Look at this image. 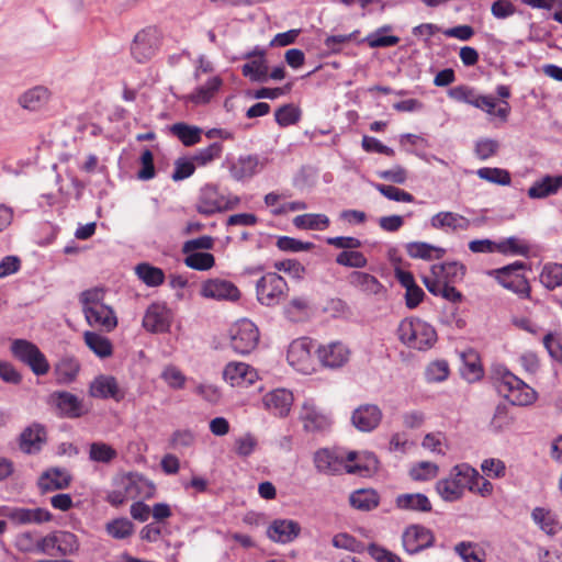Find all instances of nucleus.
<instances>
[{"instance_id": "f257e3e1", "label": "nucleus", "mask_w": 562, "mask_h": 562, "mask_svg": "<svg viewBox=\"0 0 562 562\" xmlns=\"http://www.w3.org/2000/svg\"><path fill=\"white\" fill-rule=\"evenodd\" d=\"M400 341L408 348L425 351L437 341L435 328L420 318H405L397 327Z\"/></svg>"}, {"instance_id": "f03ea898", "label": "nucleus", "mask_w": 562, "mask_h": 562, "mask_svg": "<svg viewBox=\"0 0 562 562\" xmlns=\"http://www.w3.org/2000/svg\"><path fill=\"white\" fill-rule=\"evenodd\" d=\"M473 479H477V470L468 463L457 464L446 479L436 483V491L445 502H456L470 488Z\"/></svg>"}, {"instance_id": "7ed1b4c3", "label": "nucleus", "mask_w": 562, "mask_h": 562, "mask_svg": "<svg viewBox=\"0 0 562 562\" xmlns=\"http://www.w3.org/2000/svg\"><path fill=\"white\" fill-rule=\"evenodd\" d=\"M497 392L512 405L527 406L537 400V392L512 372H497Z\"/></svg>"}, {"instance_id": "20e7f679", "label": "nucleus", "mask_w": 562, "mask_h": 562, "mask_svg": "<svg viewBox=\"0 0 562 562\" xmlns=\"http://www.w3.org/2000/svg\"><path fill=\"white\" fill-rule=\"evenodd\" d=\"M289 290L285 279L277 272H267L256 282L257 300L267 307H274L284 302Z\"/></svg>"}, {"instance_id": "39448f33", "label": "nucleus", "mask_w": 562, "mask_h": 562, "mask_svg": "<svg viewBox=\"0 0 562 562\" xmlns=\"http://www.w3.org/2000/svg\"><path fill=\"white\" fill-rule=\"evenodd\" d=\"M10 351L20 362L27 366L37 375H45L49 371V363L40 348L26 339H13Z\"/></svg>"}, {"instance_id": "423d86ee", "label": "nucleus", "mask_w": 562, "mask_h": 562, "mask_svg": "<svg viewBox=\"0 0 562 562\" xmlns=\"http://www.w3.org/2000/svg\"><path fill=\"white\" fill-rule=\"evenodd\" d=\"M525 268L526 265L524 262L515 261L514 263L491 271L490 274L494 276L503 288L513 291L521 297H529L530 285L528 280L522 274L518 273V271Z\"/></svg>"}, {"instance_id": "0eeeda50", "label": "nucleus", "mask_w": 562, "mask_h": 562, "mask_svg": "<svg viewBox=\"0 0 562 562\" xmlns=\"http://www.w3.org/2000/svg\"><path fill=\"white\" fill-rule=\"evenodd\" d=\"M314 463L319 472L337 474L341 471L348 473H360L362 468L359 464H346L345 454L340 450L321 449L314 454Z\"/></svg>"}, {"instance_id": "6e6552de", "label": "nucleus", "mask_w": 562, "mask_h": 562, "mask_svg": "<svg viewBox=\"0 0 562 562\" xmlns=\"http://www.w3.org/2000/svg\"><path fill=\"white\" fill-rule=\"evenodd\" d=\"M258 341V328L249 319L239 321L232 329L231 345L237 353H249L256 348Z\"/></svg>"}, {"instance_id": "1a4fd4ad", "label": "nucleus", "mask_w": 562, "mask_h": 562, "mask_svg": "<svg viewBox=\"0 0 562 562\" xmlns=\"http://www.w3.org/2000/svg\"><path fill=\"white\" fill-rule=\"evenodd\" d=\"M159 43V33L156 29H144L135 35L131 54L137 63H145L156 54Z\"/></svg>"}, {"instance_id": "9d476101", "label": "nucleus", "mask_w": 562, "mask_h": 562, "mask_svg": "<svg viewBox=\"0 0 562 562\" xmlns=\"http://www.w3.org/2000/svg\"><path fill=\"white\" fill-rule=\"evenodd\" d=\"M50 404L57 411V414L66 418H78L86 414V409L77 395L67 391H55L48 397Z\"/></svg>"}, {"instance_id": "9b49d317", "label": "nucleus", "mask_w": 562, "mask_h": 562, "mask_svg": "<svg viewBox=\"0 0 562 562\" xmlns=\"http://www.w3.org/2000/svg\"><path fill=\"white\" fill-rule=\"evenodd\" d=\"M402 542L405 551L409 554L418 553L434 546V532L420 525L408 526L402 536Z\"/></svg>"}, {"instance_id": "f8f14e48", "label": "nucleus", "mask_w": 562, "mask_h": 562, "mask_svg": "<svg viewBox=\"0 0 562 562\" xmlns=\"http://www.w3.org/2000/svg\"><path fill=\"white\" fill-rule=\"evenodd\" d=\"M312 347V340L308 338L293 340L286 355L289 363L302 373H311L313 371Z\"/></svg>"}, {"instance_id": "ddd939ff", "label": "nucleus", "mask_w": 562, "mask_h": 562, "mask_svg": "<svg viewBox=\"0 0 562 562\" xmlns=\"http://www.w3.org/2000/svg\"><path fill=\"white\" fill-rule=\"evenodd\" d=\"M315 352L322 366L330 369L341 368L350 357L349 348L340 341L319 345Z\"/></svg>"}, {"instance_id": "4468645a", "label": "nucleus", "mask_w": 562, "mask_h": 562, "mask_svg": "<svg viewBox=\"0 0 562 562\" xmlns=\"http://www.w3.org/2000/svg\"><path fill=\"white\" fill-rule=\"evenodd\" d=\"M223 379L232 386L247 387L258 380V373L245 362L232 361L225 366Z\"/></svg>"}, {"instance_id": "2eb2a0df", "label": "nucleus", "mask_w": 562, "mask_h": 562, "mask_svg": "<svg viewBox=\"0 0 562 562\" xmlns=\"http://www.w3.org/2000/svg\"><path fill=\"white\" fill-rule=\"evenodd\" d=\"M2 515L19 525L48 522L53 515L45 508L2 507Z\"/></svg>"}, {"instance_id": "dca6fc26", "label": "nucleus", "mask_w": 562, "mask_h": 562, "mask_svg": "<svg viewBox=\"0 0 562 562\" xmlns=\"http://www.w3.org/2000/svg\"><path fill=\"white\" fill-rule=\"evenodd\" d=\"M171 312L160 303L150 304L143 317V327L150 333H165L169 330Z\"/></svg>"}, {"instance_id": "f3484780", "label": "nucleus", "mask_w": 562, "mask_h": 562, "mask_svg": "<svg viewBox=\"0 0 562 562\" xmlns=\"http://www.w3.org/2000/svg\"><path fill=\"white\" fill-rule=\"evenodd\" d=\"M89 395L95 398H112L115 402H121L125 394L119 386L114 376L100 374L91 381L89 385Z\"/></svg>"}, {"instance_id": "a211bd4d", "label": "nucleus", "mask_w": 562, "mask_h": 562, "mask_svg": "<svg viewBox=\"0 0 562 562\" xmlns=\"http://www.w3.org/2000/svg\"><path fill=\"white\" fill-rule=\"evenodd\" d=\"M201 294L204 297L218 301H236L240 296V292L234 283L222 279H211L205 281L202 284Z\"/></svg>"}, {"instance_id": "6ab92c4d", "label": "nucleus", "mask_w": 562, "mask_h": 562, "mask_svg": "<svg viewBox=\"0 0 562 562\" xmlns=\"http://www.w3.org/2000/svg\"><path fill=\"white\" fill-rule=\"evenodd\" d=\"M300 418L306 431H322L329 427V416L319 409L312 400L303 403Z\"/></svg>"}, {"instance_id": "aec40b11", "label": "nucleus", "mask_w": 562, "mask_h": 562, "mask_svg": "<svg viewBox=\"0 0 562 562\" xmlns=\"http://www.w3.org/2000/svg\"><path fill=\"white\" fill-rule=\"evenodd\" d=\"M382 419V412L374 404H363L351 415L352 425L360 431L369 432L375 429Z\"/></svg>"}, {"instance_id": "412c9836", "label": "nucleus", "mask_w": 562, "mask_h": 562, "mask_svg": "<svg viewBox=\"0 0 562 562\" xmlns=\"http://www.w3.org/2000/svg\"><path fill=\"white\" fill-rule=\"evenodd\" d=\"M301 533V526L292 519H276L267 529L268 538L277 543H290Z\"/></svg>"}, {"instance_id": "4be33fe9", "label": "nucleus", "mask_w": 562, "mask_h": 562, "mask_svg": "<svg viewBox=\"0 0 562 562\" xmlns=\"http://www.w3.org/2000/svg\"><path fill=\"white\" fill-rule=\"evenodd\" d=\"M262 403L271 414L278 417H284L289 414L293 404V394L285 389H277L267 393Z\"/></svg>"}, {"instance_id": "5701e85b", "label": "nucleus", "mask_w": 562, "mask_h": 562, "mask_svg": "<svg viewBox=\"0 0 562 562\" xmlns=\"http://www.w3.org/2000/svg\"><path fill=\"white\" fill-rule=\"evenodd\" d=\"M262 167L263 164L260 162L256 155L239 156L228 165L231 176L237 181L254 177Z\"/></svg>"}, {"instance_id": "b1692460", "label": "nucleus", "mask_w": 562, "mask_h": 562, "mask_svg": "<svg viewBox=\"0 0 562 562\" xmlns=\"http://www.w3.org/2000/svg\"><path fill=\"white\" fill-rule=\"evenodd\" d=\"M83 314L90 326L101 327L106 331H111L117 325L113 310L105 304L86 307Z\"/></svg>"}, {"instance_id": "393cba45", "label": "nucleus", "mask_w": 562, "mask_h": 562, "mask_svg": "<svg viewBox=\"0 0 562 562\" xmlns=\"http://www.w3.org/2000/svg\"><path fill=\"white\" fill-rule=\"evenodd\" d=\"M46 441V431L41 424H32L20 435L19 447L27 454L37 453Z\"/></svg>"}, {"instance_id": "a878e982", "label": "nucleus", "mask_w": 562, "mask_h": 562, "mask_svg": "<svg viewBox=\"0 0 562 562\" xmlns=\"http://www.w3.org/2000/svg\"><path fill=\"white\" fill-rule=\"evenodd\" d=\"M70 482L71 475L66 470L52 468L41 474L37 485L42 493H47L67 488Z\"/></svg>"}, {"instance_id": "bb28decb", "label": "nucleus", "mask_w": 562, "mask_h": 562, "mask_svg": "<svg viewBox=\"0 0 562 562\" xmlns=\"http://www.w3.org/2000/svg\"><path fill=\"white\" fill-rule=\"evenodd\" d=\"M124 482L126 484L127 494L130 495L131 499H148L155 495V484L140 474L131 473L124 479Z\"/></svg>"}, {"instance_id": "cd10ccee", "label": "nucleus", "mask_w": 562, "mask_h": 562, "mask_svg": "<svg viewBox=\"0 0 562 562\" xmlns=\"http://www.w3.org/2000/svg\"><path fill=\"white\" fill-rule=\"evenodd\" d=\"M430 225L436 229H450L452 232L467 231L471 221L454 212H439L430 218Z\"/></svg>"}, {"instance_id": "c85d7f7f", "label": "nucleus", "mask_w": 562, "mask_h": 562, "mask_svg": "<svg viewBox=\"0 0 562 562\" xmlns=\"http://www.w3.org/2000/svg\"><path fill=\"white\" fill-rule=\"evenodd\" d=\"M562 189V175L544 176L528 189V196L530 199H544L550 195L557 194Z\"/></svg>"}, {"instance_id": "c756f323", "label": "nucleus", "mask_w": 562, "mask_h": 562, "mask_svg": "<svg viewBox=\"0 0 562 562\" xmlns=\"http://www.w3.org/2000/svg\"><path fill=\"white\" fill-rule=\"evenodd\" d=\"M50 91L44 86H35L18 98V103L25 110L37 111L49 100Z\"/></svg>"}, {"instance_id": "7c9ffc66", "label": "nucleus", "mask_w": 562, "mask_h": 562, "mask_svg": "<svg viewBox=\"0 0 562 562\" xmlns=\"http://www.w3.org/2000/svg\"><path fill=\"white\" fill-rule=\"evenodd\" d=\"M395 506L402 510L429 513L432 508L429 498L422 493L400 494L395 498Z\"/></svg>"}, {"instance_id": "2f4dec72", "label": "nucleus", "mask_w": 562, "mask_h": 562, "mask_svg": "<svg viewBox=\"0 0 562 562\" xmlns=\"http://www.w3.org/2000/svg\"><path fill=\"white\" fill-rule=\"evenodd\" d=\"M465 271V266L458 261H449L431 266V274L439 277L446 283H456L461 281Z\"/></svg>"}, {"instance_id": "473e14b6", "label": "nucleus", "mask_w": 562, "mask_h": 562, "mask_svg": "<svg viewBox=\"0 0 562 562\" xmlns=\"http://www.w3.org/2000/svg\"><path fill=\"white\" fill-rule=\"evenodd\" d=\"M348 283L367 294H376L381 290L382 285L379 280L367 272L352 271L347 277Z\"/></svg>"}, {"instance_id": "72a5a7b5", "label": "nucleus", "mask_w": 562, "mask_h": 562, "mask_svg": "<svg viewBox=\"0 0 562 562\" xmlns=\"http://www.w3.org/2000/svg\"><path fill=\"white\" fill-rule=\"evenodd\" d=\"M531 518L535 524L549 536L557 535L561 529L557 516L543 507L533 508Z\"/></svg>"}, {"instance_id": "f704fd0d", "label": "nucleus", "mask_w": 562, "mask_h": 562, "mask_svg": "<svg viewBox=\"0 0 562 562\" xmlns=\"http://www.w3.org/2000/svg\"><path fill=\"white\" fill-rule=\"evenodd\" d=\"M241 75L252 82H267L268 76V60L262 58L250 59L241 67Z\"/></svg>"}, {"instance_id": "c9c22d12", "label": "nucleus", "mask_w": 562, "mask_h": 562, "mask_svg": "<svg viewBox=\"0 0 562 562\" xmlns=\"http://www.w3.org/2000/svg\"><path fill=\"white\" fill-rule=\"evenodd\" d=\"M80 364L71 357H65L55 366V375L58 384L74 382L79 373Z\"/></svg>"}, {"instance_id": "e433bc0d", "label": "nucleus", "mask_w": 562, "mask_h": 562, "mask_svg": "<svg viewBox=\"0 0 562 562\" xmlns=\"http://www.w3.org/2000/svg\"><path fill=\"white\" fill-rule=\"evenodd\" d=\"M406 251L412 258H420L425 260L439 259L446 250L423 241H412L406 245Z\"/></svg>"}, {"instance_id": "4c0bfd02", "label": "nucleus", "mask_w": 562, "mask_h": 562, "mask_svg": "<svg viewBox=\"0 0 562 562\" xmlns=\"http://www.w3.org/2000/svg\"><path fill=\"white\" fill-rule=\"evenodd\" d=\"M83 338L88 348L95 356L108 358L112 355L113 346L109 338L94 331H86Z\"/></svg>"}, {"instance_id": "58836bf2", "label": "nucleus", "mask_w": 562, "mask_h": 562, "mask_svg": "<svg viewBox=\"0 0 562 562\" xmlns=\"http://www.w3.org/2000/svg\"><path fill=\"white\" fill-rule=\"evenodd\" d=\"M135 273L147 286H158L165 281V272L162 269L151 266L148 262L138 263L135 267Z\"/></svg>"}, {"instance_id": "ea45409f", "label": "nucleus", "mask_w": 562, "mask_h": 562, "mask_svg": "<svg viewBox=\"0 0 562 562\" xmlns=\"http://www.w3.org/2000/svg\"><path fill=\"white\" fill-rule=\"evenodd\" d=\"M184 146H193L201 140L202 128L186 123H176L170 128Z\"/></svg>"}, {"instance_id": "a19ab883", "label": "nucleus", "mask_w": 562, "mask_h": 562, "mask_svg": "<svg viewBox=\"0 0 562 562\" xmlns=\"http://www.w3.org/2000/svg\"><path fill=\"white\" fill-rule=\"evenodd\" d=\"M352 507L360 510H371L379 505V496L373 490H358L349 497Z\"/></svg>"}, {"instance_id": "79ce46f5", "label": "nucleus", "mask_w": 562, "mask_h": 562, "mask_svg": "<svg viewBox=\"0 0 562 562\" xmlns=\"http://www.w3.org/2000/svg\"><path fill=\"white\" fill-rule=\"evenodd\" d=\"M222 86V79L218 77H213L207 80L204 86L196 88L190 95L189 100L194 104H204L210 102L213 98L214 93Z\"/></svg>"}, {"instance_id": "37998d69", "label": "nucleus", "mask_w": 562, "mask_h": 562, "mask_svg": "<svg viewBox=\"0 0 562 562\" xmlns=\"http://www.w3.org/2000/svg\"><path fill=\"white\" fill-rule=\"evenodd\" d=\"M540 282L548 290H554L562 285V263H546L540 273Z\"/></svg>"}, {"instance_id": "c03bdc74", "label": "nucleus", "mask_w": 562, "mask_h": 562, "mask_svg": "<svg viewBox=\"0 0 562 562\" xmlns=\"http://www.w3.org/2000/svg\"><path fill=\"white\" fill-rule=\"evenodd\" d=\"M497 251L503 255L527 257L529 255L530 247L525 240L515 236H510L497 243Z\"/></svg>"}, {"instance_id": "a18cd8bd", "label": "nucleus", "mask_w": 562, "mask_h": 562, "mask_svg": "<svg viewBox=\"0 0 562 562\" xmlns=\"http://www.w3.org/2000/svg\"><path fill=\"white\" fill-rule=\"evenodd\" d=\"M295 227L301 229H325L329 225V218L324 214H302L293 220Z\"/></svg>"}, {"instance_id": "49530a36", "label": "nucleus", "mask_w": 562, "mask_h": 562, "mask_svg": "<svg viewBox=\"0 0 562 562\" xmlns=\"http://www.w3.org/2000/svg\"><path fill=\"white\" fill-rule=\"evenodd\" d=\"M116 456V450L105 442L95 441L89 446V459L93 462L110 463Z\"/></svg>"}, {"instance_id": "de8ad7c7", "label": "nucleus", "mask_w": 562, "mask_h": 562, "mask_svg": "<svg viewBox=\"0 0 562 562\" xmlns=\"http://www.w3.org/2000/svg\"><path fill=\"white\" fill-rule=\"evenodd\" d=\"M479 544L471 541H461L454 546V552L463 562H484L485 553L477 551Z\"/></svg>"}, {"instance_id": "09e8293b", "label": "nucleus", "mask_w": 562, "mask_h": 562, "mask_svg": "<svg viewBox=\"0 0 562 562\" xmlns=\"http://www.w3.org/2000/svg\"><path fill=\"white\" fill-rule=\"evenodd\" d=\"M476 175L482 180L499 186H509L512 182L510 173L501 168L483 167L477 169Z\"/></svg>"}, {"instance_id": "8fccbe9b", "label": "nucleus", "mask_w": 562, "mask_h": 562, "mask_svg": "<svg viewBox=\"0 0 562 562\" xmlns=\"http://www.w3.org/2000/svg\"><path fill=\"white\" fill-rule=\"evenodd\" d=\"M57 554L70 555L78 551L79 541L75 533L69 531H56Z\"/></svg>"}, {"instance_id": "3c124183", "label": "nucleus", "mask_w": 562, "mask_h": 562, "mask_svg": "<svg viewBox=\"0 0 562 562\" xmlns=\"http://www.w3.org/2000/svg\"><path fill=\"white\" fill-rule=\"evenodd\" d=\"M160 378L172 390H182L187 381V376L173 364L166 366L160 373Z\"/></svg>"}, {"instance_id": "603ef678", "label": "nucleus", "mask_w": 562, "mask_h": 562, "mask_svg": "<svg viewBox=\"0 0 562 562\" xmlns=\"http://www.w3.org/2000/svg\"><path fill=\"white\" fill-rule=\"evenodd\" d=\"M335 261L339 266L355 269L366 268L368 265L366 256L357 249L339 252Z\"/></svg>"}, {"instance_id": "864d4df0", "label": "nucleus", "mask_w": 562, "mask_h": 562, "mask_svg": "<svg viewBox=\"0 0 562 562\" xmlns=\"http://www.w3.org/2000/svg\"><path fill=\"white\" fill-rule=\"evenodd\" d=\"M184 263L191 269L205 271L214 266L215 259L210 252H192L187 255Z\"/></svg>"}, {"instance_id": "5fc2aeb1", "label": "nucleus", "mask_w": 562, "mask_h": 562, "mask_svg": "<svg viewBox=\"0 0 562 562\" xmlns=\"http://www.w3.org/2000/svg\"><path fill=\"white\" fill-rule=\"evenodd\" d=\"M105 529L114 539H125L133 533L134 526L126 518H117L108 522Z\"/></svg>"}, {"instance_id": "6e6d98bb", "label": "nucleus", "mask_w": 562, "mask_h": 562, "mask_svg": "<svg viewBox=\"0 0 562 562\" xmlns=\"http://www.w3.org/2000/svg\"><path fill=\"white\" fill-rule=\"evenodd\" d=\"M374 188L383 196H385L386 199L392 200V201L412 203L415 200L413 194H411L409 192H406L405 190L396 188L394 186L375 183Z\"/></svg>"}, {"instance_id": "4d7b16f0", "label": "nucleus", "mask_w": 562, "mask_h": 562, "mask_svg": "<svg viewBox=\"0 0 562 562\" xmlns=\"http://www.w3.org/2000/svg\"><path fill=\"white\" fill-rule=\"evenodd\" d=\"M223 151V145L218 142L210 144L207 147L199 149L193 156V161L199 166H205L221 157Z\"/></svg>"}, {"instance_id": "13d9d810", "label": "nucleus", "mask_w": 562, "mask_h": 562, "mask_svg": "<svg viewBox=\"0 0 562 562\" xmlns=\"http://www.w3.org/2000/svg\"><path fill=\"white\" fill-rule=\"evenodd\" d=\"M331 543L337 549H342L355 553H360L364 550V544L361 541L346 532L335 535Z\"/></svg>"}, {"instance_id": "bf43d9fd", "label": "nucleus", "mask_w": 562, "mask_h": 562, "mask_svg": "<svg viewBox=\"0 0 562 562\" xmlns=\"http://www.w3.org/2000/svg\"><path fill=\"white\" fill-rule=\"evenodd\" d=\"M449 375V364L446 360H436L430 362L426 370L425 376L428 382H442Z\"/></svg>"}, {"instance_id": "052dcab7", "label": "nucleus", "mask_w": 562, "mask_h": 562, "mask_svg": "<svg viewBox=\"0 0 562 562\" xmlns=\"http://www.w3.org/2000/svg\"><path fill=\"white\" fill-rule=\"evenodd\" d=\"M277 247L282 251L300 252L311 250L314 247V244L310 241H302L289 236H280L277 240Z\"/></svg>"}, {"instance_id": "680f3d73", "label": "nucleus", "mask_w": 562, "mask_h": 562, "mask_svg": "<svg viewBox=\"0 0 562 562\" xmlns=\"http://www.w3.org/2000/svg\"><path fill=\"white\" fill-rule=\"evenodd\" d=\"M274 117L280 126H289L300 120V111L293 104H284L276 111Z\"/></svg>"}, {"instance_id": "e2e57ef3", "label": "nucleus", "mask_w": 562, "mask_h": 562, "mask_svg": "<svg viewBox=\"0 0 562 562\" xmlns=\"http://www.w3.org/2000/svg\"><path fill=\"white\" fill-rule=\"evenodd\" d=\"M438 465L429 461H422L411 470V476L415 481H427L438 474Z\"/></svg>"}, {"instance_id": "0e129e2a", "label": "nucleus", "mask_w": 562, "mask_h": 562, "mask_svg": "<svg viewBox=\"0 0 562 562\" xmlns=\"http://www.w3.org/2000/svg\"><path fill=\"white\" fill-rule=\"evenodd\" d=\"M273 267L278 271H283L290 274L292 278L301 280L305 274V267L295 259H285L276 261Z\"/></svg>"}, {"instance_id": "69168bd1", "label": "nucleus", "mask_w": 562, "mask_h": 562, "mask_svg": "<svg viewBox=\"0 0 562 562\" xmlns=\"http://www.w3.org/2000/svg\"><path fill=\"white\" fill-rule=\"evenodd\" d=\"M37 537L36 532L23 531L15 536L14 546L23 553L36 552Z\"/></svg>"}, {"instance_id": "338daca9", "label": "nucleus", "mask_w": 562, "mask_h": 562, "mask_svg": "<svg viewBox=\"0 0 562 562\" xmlns=\"http://www.w3.org/2000/svg\"><path fill=\"white\" fill-rule=\"evenodd\" d=\"M449 97L456 101L464 102L475 106L480 97L474 89L467 86H457L449 90Z\"/></svg>"}, {"instance_id": "774afa93", "label": "nucleus", "mask_w": 562, "mask_h": 562, "mask_svg": "<svg viewBox=\"0 0 562 562\" xmlns=\"http://www.w3.org/2000/svg\"><path fill=\"white\" fill-rule=\"evenodd\" d=\"M513 424V417L509 415L505 405H497L491 420V427L494 431H502Z\"/></svg>"}]
</instances>
